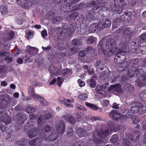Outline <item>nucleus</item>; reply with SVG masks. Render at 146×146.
<instances>
[{"mask_svg": "<svg viewBox=\"0 0 146 146\" xmlns=\"http://www.w3.org/2000/svg\"><path fill=\"white\" fill-rule=\"evenodd\" d=\"M3 46L6 49L8 50L9 49L10 47V44H9L7 41L4 42Z\"/></svg>", "mask_w": 146, "mask_h": 146, "instance_id": "obj_49", "label": "nucleus"}, {"mask_svg": "<svg viewBox=\"0 0 146 146\" xmlns=\"http://www.w3.org/2000/svg\"><path fill=\"white\" fill-rule=\"evenodd\" d=\"M86 51L88 52L94 53V49L92 47L89 46L87 48Z\"/></svg>", "mask_w": 146, "mask_h": 146, "instance_id": "obj_50", "label": "nucleus"}, {"mask_svg": "<svg viewBox=\"0 0 146 146\" xmlns=\"http://www.w3.org/2000/svg\"><path fill=\"white\" fill-rule=\"evenodd\" d=\"M35 146H40L42 142V140L38 138L35 139Z\"/></svg>", "mask_w": 146, "mask_h": 146, "instance_id": "obj_35", "label": "nucleus"}, {"mask_svg": "<svg viewBox=\"0 0 146 146\" xmlns=\"http://www.w3.org/2000/svg\"><path fill=\"white\" fill-rule=\"evenodd\" d=\"M70 115L68 114H66L62 116V118L64 120H65L66 121L68 122L69 118H70Z\"/></svg>", "mask_w": 146, "mask_h": 146, "instance_id": "obj_51", "label": "nucleus"}, {"mask_svg": "<svg viewBox=\"0 0 146 146\" xmlns=\"http://www.w3.org/2000/svg\"><path fill=\"white\" fill-rule=\"evenodd\" d=\"M121 22V20L120 18H118L114 20L113 23V27H117L120 25Z\"/></svg>", "mask_w": 146, "mask_h": 146, "instance_id": "obj_32", "label": "nucleus"}, {"mask_svg": "<svg viewBox=\"0 0 146 146\" xmlns=\"http://www.w3.org/2000/svg\"><path fill=\"white\" fill-rule=\"evenodd\" d=\"M114 91L118 93H122L123 91L121 88V86L118 84L114 85Z\"/></svg>", "mask_w": 146, "mask_h": 146, "instance_id": "obj_26", "label": "nucleus"}, {"mask_svg": "<svg viewBox=\"0 0 146 146\" xmlns=\"http://www.w3.org/2000/svg\"><path fill=\"white\" fill-rule=\"evenodd\" d=\"M115 11L119 13L122 12V8L126 5L125 2L123 0H115L114 1Z\"/></svg>", "mask_w": 146, "mask_h": 146, "instance_id": "obj_8", "label": "nucleus"}, {"mask_svg": "<svg viewBox=\"0 0 146 146\" xmlns=\"http://www.w3.org/2000/svg\"><path fill=\"white\" fill-rule=\"evenodd\" d=\"M61 102H63V103L67 107H70V105L69 104H68L67 102H68L70 103H72L73 102H74V100L73 99H72V100H64L61 101Z\"/></svg>", "mask_w": 146, "mask_h": 146, "instance_id": "obj_33", "label": "nucleus"}, {"mask_svg": "<svg viewBox=\"0 0 146 146\" xmlns=\"http://www.w3.org/2000/svg\"><path fill=\"white\" fill-rule=\"evenodd\" d=\"M109 117L113 120H120L121 121H123V116H121L120 114L116 110H113L109 114Z\"/></svg>", "mask_w": 146, "mask_h": 146, "instance_id": "obj_10", "label": "nucleus"}, {"mask_svg": "<svg viewBox=\"0 0 146 146\" xmlns=\"http://www.w3.org/2000/svg\"><path fill=\"white\" fill-rule=\"evenodd\" d=\"M47 33L46 30H44L42 31L41 35L43 38L45 37L47 35Z\"/></svg>", "mask_w": 146, "mask_h": 146, "instance_id": "obj_58", "label": "nucleus"}, {"mask_svg": "<svg viewBox=\"0 0 146 146\" xmlns=\"http://www.w3.org/2000/svg\"><path fill=\"white\" fill-rule=\"evenodd\" d=\"M2 98L0 100V103L3 106L7 105L11 101V98L8 95L2 96Z\"/></svg>", "mask_w": 146, "mask_h": 146, "instance_id": "obj_13", "label": "nucleus"}, {"mask_svg": "<svg viewBox=\"0 0 146 146\" xmlns=\"http://www.w3.org/2000/svg\"><path fill=\"white\" fill-rule=\"evenodd\" d=\"M103 4V0H93L91 2L87 3L86 6L87 7H90L94 5L92 9L94 10H95L102 7Z\"/></svg>", "mask_w": 146, "mask_h": 146, "instance_id": "obj_6", "label": "nucleus"}, {"mask_svg": "<svg viewBox=\"0 0 146 146\" xmlns=\"http://www.w3.org/2000/svg\"><path fill=\"white\" fill-rule=\"evenodd\" d=\"M65 128V124L63 121H60L56 126V131L60 134H62L64 133Z\"/></svg>", "mask_w": 146, "mask_h": 146, "instance_id": "obj_11", "label": "nucleus"}, {"mask_svg": "<svg viewBox=\"0 0 146 146\" xmlns=\"http://www.w3.org/2000/svg\"><path fill=\"white\" fill-rule=\"evenodd\" d=\"M111 21L108 19L105 18L99 21L98 25V27L100 30L105 28L109 27L111 25Z\"/></svg>", "mask_w": 146, "mask_h": 146, "instance_id": "obj_9", "label": "nucleus"}, {"mask_svg": "<svg viewBox=\"0 0 146 146\" xmlns=\"http://www.w3.org/2000/svg\"><path fill=\"white\" fill-rule=\"evenodd\" d=\"M90 82L89 84L90 86L92 88L95 87L96 84V82L93 79H90Z\"/></svg>", "mask_w": 146, "mask_h": 146, "instance_id": "obj_41", "label": "nucleus"}, {"mask_svg": "<svg viewBox=\"0 0 146 146\" xmlns=\"http://www.w3.org/2000/svg\"><path fill=\"white\" fill-rule=\"evenodd\" d=\"M98 24L96 23H94L92 24L89 27V31L90 33H93L94 32L97 28L99 29L98 27Z\"/></svg>", "mask_w": 146, "mask_h": 146, "instance_id": "obj_25", "label": "nucleus"}, {"mask_svg": "<svg viewBox=\"0 0 146 146\" xmlns=\"http://www.w3.org/2000/svg\"><path fill=\"white\" fill-rule=\"evenodd\" d=\"M103 43L101 40L98 44V51L100 52H102L106 57L110 56L114 54L117 51V47H116V42L115 40L112 38L108 39L106 43V47L110 50L107 51H105L103 48Z\"/></svg>", "mask_w": 146, "mask_h": 146, "instance_id": "obj_1", "label": "nucleus"}, {"mask_svg": "<svg viewBox=\"0 0 146 146\" xmlns=\"http://www.w3.org/2000/svg\"><path fill=\"white\" fill-rule=\"evenodd\" d=\"M6 69L5 66L4 65L0 66V74L4 73Z\"/></svg>", "mask_w": 146, "mask_h": 146, "instance_id": "obj_54", "label": "nucleus"}, {"mask_svg": "<svg viewBox=\"0 0 146 146\" xmlns=\"http://www.w3.org/2000/svg\"><path fill=\"white\" fill-rule=\"evenodd\" d=\"M96 91L100 94L103 96L106 95L105 92L102 90V87L100 86H97L96 89Z\"/></svg>", "mask_w": 146, "mask_h": 146, "instance_id": "obj_23", "label": "nucleus"}, {"mask_svg": "<svg viewBox=\"0 0 146 146\" xmlns=\"http://www.w3.org/2000/svg\"><path fill=\"white\" fill-rule=\"evenodd\" d=\"M58 135L55 132H53L51 134L45 139V140L54 141L58 138Z\"/></svg>", "mask_w": 146, "mask_h": 146, "instance_id": "obj_20", "label": "nucleus"}, {"mask_svg": "<svg viewBox=\"0 0 146 146\" xmlns=\"http://www.w3.org/2000/svg\"><path fill=\"white\" fill-rule=\"evenodd\" d=\"M131 111L133 113H139L143 114L146 112V107L140 102H137L135 106L131 107Z\"/></svg>", "mask_w": 146, "mask_h": 146, "instance_id": "obj_4", "label": "nucleus"}, {"mask_svg": "<svg viewBox=\"0 0 146 146\" xmlns=\"http://www.w3.org/2000/svg\"><path fill=\"white\" fill-rule=\"evenodd\" d=\"M86 104L88 107L94 110H95L99 109L97 106L93 104L87 102L86 103Z\"/></svg>", "mask_w": 146, "mask_h": 146, "instance_id": "obj_29", "label": "nucleus"}, {"mask_svg": "<svg viewBox=\"0 0 146 146\" xmlns=\"http://www.w3.org/2000/svg\"><path fill=\"white\" fill-rule=\"evenodd\" d=\"M96 38L92 36H89L87 42L88 44H92L96 40Z\"/></svg>", "mask_w": 146, "mask_h": 146, "instance_id": "obj_39", "label": "nucleus"}, {"mask_svg": "<svg viewBox=\"0 0 146 146\" xmlns=\"http://www.w3.org/2000/svg\"><path fill=\"white\" fill-rule=\"evenodd\" d=\"M0 11L2 14L5 15L7 13V8L4 5H1L0 7Z\"/></svg>", "mask_w": 146, "mask_h": 146, "instance_id": "obj_31", "label": "nucleus"}, {"mask_svg": "<svg viewBox=\"0 0 146 146\" xmlns=\"http://www.w3.org/2000/svg\"><path fill=\"white\" fill-rule=\"evenodd\" d=\"M132 120L133 123L135 124L138 123L139 122V117H133L132 118Z\"/></svg>", "mask_w": 146, "mask_h": 146, "instance_id": "obj_48", "label": "nucleus"}, {"mask_svg": "<svg viewBox=\"0 0 146 146\" xmlns=\"http://www.w3.org/2000/svg\"><path fill=\"white\" fill-rule=\"evenodd\" d=\"M139 132L136 131L135 132L132 138H131L132 136L131 135L130 137L131 138L125 139L123 140L122 142L124 145L122 146H131L130 140L137 142L138 141L139 139Z\"/></svg>", "mask_w": 146, "mask_h": 146, "instance_id": "obj_5", "label": "nucleus"}, {"mask_svg": "<svg viewBox=\"0 0 146 146\" xmlns=\"http://www.w3.org/2000/svg\"><path fill=\"white\" fill-rule=\"evenodd\" d=\"M40 103L43 106H46L48 104V103L47 102L45 101L44 99L42 98L41 100H39Z\"/></svg>", "mask_w": 146, "mask_h": 146, "instance_id": "obj_53", "label": "nucleus"}, {"mask_svg": "<svg viewBox=\"0 0 146 146\" xmlns=\"http://www.w3.org/2000/svg\"><path fill=\"white\" fill-rule=\"evenodd\" d=\"M62 18L60 17H54L52 20V21L55 23H58L60 21H62Z\"/></svg>", "mask_w": 146, "mask_h": 146, "instance_id": "obj_37", "label": "nucleus"}, {"mask_svg": "<svg viewBox=\"0 0 146 146\" xmlns=\"http://www.w3.org/2000/svg\"><path fill=\"white\" fill-rule=\"evenodd\" d=\"M29 131L28 132V135L29 137L32 138L36 136L39 133L38 130L36 128L33 127L31 129L30 127L28 129Z\"/></svg>", "mask_w": 146, "mask_h": 146, "instance_id": "obj_14", "label": "nucleus"}, {"mask_svg": "<svg viewBox=\"0 0 146 146\" xmlns=\"http://www.w3.org/2000/svg\"><path fill=\"white\" fill-rule=\"evenodd\" d=\"M78 136L80 137H85L87 136L86 130L83 129H79L77 131Z\"/></svg>", "mask_w": 146, "mask_h": 146, "instance_id": "obj_22", "label": "nucleus"}, {"mask_svg": "<svg viewBox=\"0 0 146 146\" xmlns=\"http://www.w3.org/2000/svg\"><path fill=\"white\" fill-rule=\"evenodd\" d=\"M118 67L119 68L117 69V70L118 71L120 72L123 71L126 69L127 68L128 66L126 62L122 61L121 63L118 65Z\"/></svg>", "mask_w": 146, "mask_h": 146, "instance_id": "obj_17", "label": "nucleus"}, {"mask_svg": "<svg viewBox=\"0 0 146 146\" xmlns=\"http://www.w3.org/2000/svg\"><path fill=\"white\" fill-rule=\"evenodd\" d=\"M90 119L92 121H95L97 120H100L102 119L101 117H92L90 118Z\"/></svg>", "mask_w": 146, "mask_h": 146, "instance_id": "obj_57", "label": "nucleus"}, {"mask_svg": "<svg viewBox=\"0 0 146 146\" xmlns=\"http://www.w3.org/2000/svg\"><path fill=\"white\" fill-rule=\"evenodd\" d=\"M141 40L142 41L146 42V34L145 33L142 34L140 37Z\"/></svg>", "mask_w": 146, "mask_h": 146, "instance_id": "obj_61", "label": "nucleus"}, {"mask_svg": "<svg viewBox=\"0 0 146 146\" xmlns=\"http://www.w3.org/2000/svg\"><path fill=\"white\" fill-rule=\"evenodd\" d=\"M51 115L48 113L46 115V116L44 115H40L39 118L37 119V123L40 125L44 123L46 120L51 117Z\"/></svg>", "mask_w": 146, "mask_h": 146, "instance_id": "obj_16", "label": "nucleus"}, {"mask_svg": "<svg viewBox=\"0 0 146 146\" xmlns=\"http://www.w3.org/2000/svg\"><path fill=\"white\" fill-rule=\"evenodd\" d=\"M14 35V33L13 32L11 31L7 34L6 38L8 40H11L13 38Z\"/></svg>", "mask_w": 146, "mask_h": 146, "instance_id": "obj_36", "label": "nucleus"}, {"mask_svg": "<svg viewBox=\"0 0 146 146\" xmlns=\"http://www.w3.org/2000/svg\"><path fill=\"white\" fill-rule=\"evenodd\" d=\"M78 98L81 100H86L88 98V95L86 94H82L78 96Z\"/></svg>", "mask_w": 146, "mask_h": 146, "instance_id": "obj_38", "label": "nucleus"}, {"mask_svg": "<svg viewBox=\"0 0 146 146\" xmlns=\"http://www.w3.org/2000/svg\"><path fill=\"white\" fill-rule=\"evenodd\" d=\"M118 140V136L117 135L115 134L113 135L111 138L110 139V141L111 142L115 143Z\"/></svg>", "mask_w": 146, "mask_h": 146, "instance_id": "obj_34", "label": "nucleus"}, {"mask_svg": "<svg viewBox=\"0 0 146 146\" xmlns=\"http://www.w3.org/2000/svg\"><path fill=\"white\" fill-rule=\"evenodd\" d=\"M9 55V53L8 52L5 51H0V57L3 60H4L7 56H8Z\"/></svg>", "mask_w": 146, "mask_h": 146, "instance_id": "obj_27", "label": "nucleus"}, {"mask_svg": "<svg viewBox=\"0 0 146 146\" xmlns=\"http://www.w3.org/2000/svg\"><path fill=\"white\" fill-rule=\"evenodd\" d=\"M78 82L79 84V86L81 87H83L85 85L84 82L82 81L80 79H79L78 80Z\"/></svg>", "mask_w": 146, "mask_h": 146, "instance_id": "obj_62", "label": "nucleus"}, {"mask_svg": "<svg viewBox=\"0 0 146 146\" xmlns=\"http://www.w3.org/2000/svg\"><path fill=\"white\" fill-rule=\"evenodd\" d=\"M145 92V91H143L142 92H141L139 94V96L140 98H141L142 100H145V98L144 97V93Z\"/></svg>", "mask_w": 146, "mask_h": 146, "instance_id": "obj_55", "label": "nucleus"}, {"mask_svg": "<svg viewBox=\"0 0 146 146\" xmlns=\"http://www.w3.org/2000/svg\"><path fill=\"white\" fill-rule=\"evenodd\" d=\"M73 134V132L71 128L69 129L67 132V135L68 136H72Z\"/></svg>", "mask_w": 146, "mask_h": 146, "instance_id": "obj_59", "label": "nucleus"}, {"mask_svg": "<svg viewBox=\"0 0 146 146\" xmlns=\"http://www.w3.org/2000/svg\"><path fill=\"white\" fill-rule=\"evenodd\" d=\"M5 60H6L7 62L8 63H9L11 62L13 60V58L11 57L7 56L6 58L4 59Z\"/></svg>", "mask_w": 146, "mask_h": 146, "instance_id": "obj_60", "label": "nucleus"}, {"mask_svg": "<svg viewBox=\"0 0 146 146\" xmlns=\"http://www.w3.org/2000/svg\"><path fill=\"white\" fill-rule=\"evenodd\" d=\"M121 113L122 115L121 116H123V117H125L127 118H130L131 116V112L128 109H123L121 111Z\"/></svg>", "mask_w": 146, "mask_h": 146, "instance_id": "obj_18", "label": "nucleus"}, {"mask_svg": "<svg viewBox=\"0 0 146 146\" xmlns=\"http://www.w3.org/2000/svg\"><path fill=\"white\" fill-rule=\"evenodd\" d=\"M57 80L58 85V86L60 87L63 83V78H61L60 77H58L57 78Z\"/></svg>", "mask_w": 146, "mask_h": 146, "instance_id": "obj_46", "label": "nucleus"}, {"mask_svg": "<svg viewBox=\"0 0 146 146\" xmlns=\"http://www.w3.org/2000/svg\"><path fill=\"white\" fill-rule=\"evenodd\" d=\"M135 84L139 87H142L146 85V74L143 75L141 78L136 80Z\"/></svg>", "mask_w": 146, "mask_h": 146, "instance_id": "obj_12", "label": "nucleus"}, {"mask_svg": "<svg viewBox=\"0 0 146 146\" xmlns=\"http://www.w3.org/2000/svg\"><path fill=\"white\" fill-rule=\"evenodd\" d=\"M72 146H86L84 145V143L82 141L76 142Z\"/></svg>", "mask_w": 146, "mask_h": 146, "instance_id": "obj_47", "label": "nucleus"}, {"mask_svg": "<svg viewBox=\"0 0 146 146\" xmlns=\"http://www.w3.org/2000/svg\"><path fill=\"white\" fill-rule=\"evenodd\" d=\"M108 125L110 126V129L113 131L112 129L115 128V125L114 122L111 121H109L108 123Z\"/></svg>", "mask_w": 146, "mask_h": 146, "instance_id": "obj_42", "label": "nucleus"}, {"mask_svg": "<svg viewBox=\"0 0 146 146\" xmlns=\"http://www.w3.org/2000/svg\"><path fill=\"white\" fill-rule=\"evenodd\" d=\"M1 120L5 124H9L10 123L11 118L7 114H5L2 116Z\"/></svg>", "mask_w": 146, "mask_h": 146, "instance_id": "obj_19", "label": "nucleus"}, {"mask_svg": "<svg viewBox=\"0 0 146 146\" xmlns=\"http://www.w3.org/2000/svg\"><path fill=\"white\" fill-rule=\"evenodd\" d=\"M51 129V127L50 125H46L43 128L44 130V131L45 132H48L50 131Z\"/></svg>", "mask_w": 146, "mask_h": 146, "instance_id": "obj_44", "label": "nucleus"}, {"mask_svg": "<svg viewBox=\"0 0 146 146\" xmlns=\"http://www.w3.org/2000/svg\"><path fill=\"white\" fill-rule=\"evenodd\" d=\"M131 31L130 30L129 28H126L124 29L123 32V35H131Z\"/></svg>", "mask_w": 146, "mask_h": 146, "instance_id": "obj_45", "label": "nucleus"}, {"mask_svg": "<svg viewBox=\"0 0 146 146\" xmlns=\"http://www.w3.org/2000/svg\"><path fill=\"white\" fill-rule=\"evenodd\" d=\"M36 110V108L30 106H28L26 109V112L28 113H32L35 112Z\"/></svg>", "mask_w": 146, "mask_h": 146, "instance_id": "obj_28", "label": "nucleus"}, {"mask_svg": "<svg viewBox=\"0 0 146 146\" xmlns=\"http://www.w3.org/2000/svg\"><path fill=\"white\" fill-rule=\"evenodd\" d=\"M69 117L68 122L72 124L75 123L76 122V121L74 118L71 115Z\"/></svg>", "mask_w": 146, "mask_h": 146, "instance_id": "obj_52", "label": "nucleus"}, {"mask_svg": "<svg viewBox=\"0 0 146 146\" xmlns=\"http://www.w3.org/2000/svg\"><path fill=\"white\" fill-rule=\"evenodd\" d=\"M100 133L94 135L92 137V139L96 143L101 144L104 143V141L110 134V132L108 130H100Z\"/></svg>", "mask_w": 146, "mask_h": 146, "instance_id": "obj_3", "label": "nucleus"}, {"mask_svg": "<svg viewBox=\"0 0 146 146\" xmlns=\"http://www.w3.org/2000/svg\"><path fill=\"white\" fill-rule=\"evenodd\" d=\"M32 96H33V98L35 100L38 99L39 100H41L42 98L40 96L36 94H35Z\"/></svg>", "mask_w": 146, "mask_h": 146, "instance_id": "obj_64", "label": "nucleus"}, {"mask_svg": "<svg viewBox=\"0 0 146 146\" xmlns=\"http://www.w3.org/2000/svg\"><path fill=\"white\" fill-rule=\"evenodd\" d=\"M124 126V125L123 124H121L119 125H115V128L112 129L113 131H116L120 130H123Z\"/></svg>", "mask_w": 146, "mask_h": 146, "instance_id": "obj_24", "label": "nucleus"}, {"mask_svg": "<svg viewBox=\"0 0 146 146\" xmlns=\"http://www.w3.org/2000/svg\"><path fill=\"white\" fill-rule=\"evenodd\" d=\"M72 43L74 45L78 46L81 44V42L78 40L74 39L72 41Z\"/></svg>", "mask_w": 146, "mask_h": 146, "instance_id": "obj_40", "label": "nucleus"}, {"mask_svg": "<svg viewBox=\"0 0 146 146\" xmlns=\"http://www.w3.org/2000/svg\"><path fill=\"white\" fill-rule=\"evenodd\" d=\"M69 27L70 28H69V29H70V31L72 32L74 30L76 27L74 25V24L72 23L70 24L69 25Z\"/></svg>", "mask_w": 146, "mask_h": 146, "instance_id": "obj_63", "label": "nucleus"}, {"mask_svg": "<svg viewBox=\"0 0 146 146\" xmlns=\"http://www.w3.org/2000/svg\"><path fill=\"white\" fill-rule=\"evenodd\" d=\"M76 18V16L75 15V13H73L70 15L68 17V19H69L71 20V19H74Z\"/></svg>", "mask_w": 146, "mask_h": 146, "instance_id": "obj_56", "label": "nucleus"}, {"mask_svg": "<svg viewBox=\"0 0 146 146\" xmlns=\"http://www.w3.org/2000/svg\"><path fill=\"white\" fill-rule=\"evenodd\" d=\"M139 68L138 66H133L129 69L128 71V75L130 77H139L142 76V73L139 72Z\"/></svg>", "mask_w": 146, "mask_h": 146, "instance_id": "obj_7", "label": "nucleus"}, {"mask_svg": "<svg viewBox=\"0 0 146 146\" xmlns=\"http://www.w3.org/2000/svg\"><path fill=\"white\" fill-rule=\"evenodd\" d=\"M49 71L51 75L53 77L56 76L60 73V69L57 68L54 66H50L49 69Z\"/></svg>", "mask_w": 146, "mask_h": 146, "instance_id": "obj_15", "label": "nucleus"}, {"mask_svg": "<svg viewBox=\"0 0 146 146\" xmlns=\"http://www.w3.org/2000/svg\"><path fill=\"white\" fill-rule=\"evenodd\" d=\"M28 93L31 96H33L35 94L34 89L33 87L31 86L29 88L28 90Z\"/></svg>", "mask_w": 146, "mask_h": 146, "instance_id": "obj_43", "label": "nucleus"}, {"mask_svg": "<svg viewBox=\"0 0 146 146\" xmlns=\"http://www.w3.org/2000/svg\"><path fill=\"white\" fill-rule=\"evenodd\" d=\"M124 88L127 91L131 92H133L134 90L133 86L128 84L125 86Z\"/></svg>", "mask_w": 146, "mask_h": 146, "instance_id": "obj_30", "label": "nucleus"}, {"mask_svg": "<svg viewBox=\"0 0 146 146\" xmlns=\"http://www.w3.org/2000/svg\"><path fill=\"white\" fill-rule=\"evenodd\" d=\"M126 47L125 44L123 42L121 43L119 45V49L115 54V57L114 59V62L116 64L121 63L122 61H124L126 58L125 54V48Z\"/></svg>", "mask_w": 146, "mask_h": 146, "instance_id": "obj_2", "label": "nucleus"}, {"mask_svg": "<svg viewBox=\"0 0 146 146\" xmlns=\"http://www.w3.org/2000/svg\"><path fill=\"white\" fill-rule=\"evenodd\" d=\"M27 48L29 49V53L31 54V56L34 55L37 53L38 52V49L36 48L28 46Z\"/></svg>", "mask_w": 146, "mask_h": 146, "instance_id": "obj_21", "label": "nucleus"}]
</instances>
